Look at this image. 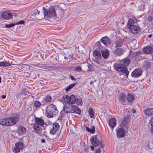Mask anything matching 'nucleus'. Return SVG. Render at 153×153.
<instances>
[{
  "label": "nucleus",
  "mask_w": 153,
  "mask_h": 153,
  "mask_svg": "<svg viewBox=\"0 0 153 153\" xmlns=\"http://www.w3.org/2000/svg\"><path fill=\"white\" fill-rule=\"evenodd\" d=\"M71 79L73 80H76V79L74 77V76H71Z\"/></svg>",
  "instance_id": "obj_50"
},
{
  "label": "nucleus",
  "mask_w": 153,
  "mask_h": 153,
  "mask_svg": "<svg viewBox=\"0 0 153 153\" xmlns=\"http://www.w3.org/2000/svg\"><path fill=\"white\" fill-rule=\"evenodd\" d=\"M1 77H0V83L1 82Z\"/></svg>",
  "instance_id": "obj_58"
},
{
  "label": "nucleus",
  "mask_w": 153,
  "mask_h": 153,
  "mask_svg": "<svg viewBox=\"0 0 153 153\" xmlns=\"http://www.w3.org/2000/svg\"><path fill=\"white\" fill-rule=\"evenodd\" d=\"M64 58L65 59H66V58L65 56Z\"/></svg>",
  "instance_id": "obj_59"
},
{
  "label": "nucleus",
  "mask_w": 153,
  "mask_h": 153,
  "mask_svg": "<svg viewBox=\"0 0 153 153\" xmlns=\"http://www.w3.org/2000/svg\"><path fill=\"white\" fill-rule=\"evenodd\" d=\"M0 67H3V62H0Z\"/></svg>",
  "instance_id": "obj_49"
},
{
  "label": "nucleus",
  "mask_w": 153,
  "mask_h": 153,
  "mask_svg": "<svg viewBox=\"0 0 153 153\" xmlns=\"http://www.w3.org/2000/svg\"><path fill=\"white\" fill-rule=\"evenodd\" d=\"M41 105V103L39 101H36L34 102V105L36 107H39Z\"/></svg>",
  "instance_id": "obj_39"
},
{
  "label": "nucleus",
  "mask_w": 153,
  "mask_h": 153,
  "mask_svg": "<svg viewBox=\"0 0 153 153\" xmlns=\"http://www.w3.org/2000/svg\"><path fill=\"white\" fill-rule=\"evenodd\" d=\"M12 62H10L9 61L7 62V61L3 62V67H8L11 66L12 65Z\"/></svg>",
  "instance_id": "obj_32"
},
{
  "label": "nucleus",
  "mask_w": 153,
  "mask_h": 153,
  "mask_svg": "<svg viewBox=\"0 0 153 153\" xmlns=\"http://www.w3.org/2000/svg\"><path fill=\"white\" fill-rule=\"evenodd\" d=\"M116 124L117 122L115 118H113L110 119L109 121V125L112 128V129L116 126Z\"/></svg>",
  "instance_id": "obj_18"
},
{
  "label": "nucleus",
  "mask_w": 153,
  "mask_h": 153,
  "mask_svg": "<svg viewBox=\"0 0 153 153\" xmlns=\"http://www.w3.org/2000/svg\"><path fill=\"white\" fill-rule=\"evenodd\" d=\"M142 73V71L140 68H137L134 70L131 74L132 77L135 78H137L141 76Z\"/></svg>",
  "instance_id": "obj_8"
},
{
  "label": "nucleus",
  "mask_w": 153,
  "mask_h": 153,
  "mask_svg": "<svg viewBox=\"0 0 153 153\" xmlns=\"http://www.w3.org/2000/svg\"><path fill=\"white\" fill-rule=\"evenodd\" d=\"M120 62L123 68H126V67L130 63V60L129 59L125 58L120 61Z\"/></svg>",
  "instance_id": "obj_15"
},
{
  "label": "nucleus",
  "mask_w": 153,
  "mask_h": 153,
  "mask_svg": "<svg viewBox=\"0 0 153 153\" xmlns=\"http://www.w3.org/2000/svg\"><path fill=\"white\" fill-rule=\"evenodd\" d=\"M93 54L96 59H100L101 58V53L98 50H94L93 52Z\"/></svg>",
  "instance_id": "obj_17"
},
{
  "label": "nucleus",
  "mask_w": 153,
  "mask_h": 153,
  "mask_svg": "<svg viewBox=\"0 0 153 153\" xmlns=\"http://www.w3.org/2000/svg\"><path fill=\"white\" fill-rule=\"evenodd\" d=\"M101 53L102 57L105 59L107 58L109 55V52L107 49L102 51Z\"/></svg>",
  "instance_id": "obj_25"
},
{
  "label": "nucleus",
  "mask_w": 153,
  "mask_h": 153,
  "mask_svg": "<svg viewBox=\"0 0 153 153\" xmlns=\"http://www.w3.org/2000/svg\"><path fill=\"white\" fill-rule=\"evenodd\" d=\"M18 133L20 134H24L26 132V128L22 126H19L18 128Z\"/></svg>",
  "instance_id": "obj_26"
},
{
  "label": "nucleus",
  "mask_w": 153,
  "mask_h": 153,
  "mask_svg": "<svg viewBox=\"0 0 153 153\" xmlns=\"http://www.w3.org/2000/svg\"><path fill=\"white\" fill-rule=\"evenodd\" d=\"M69 97L70 96L68 95H64L60 99V101L63 104L65 103V105L68 104L67 105H68L69 103Z\"/></svg>",
  "instance_id": "obj_13"
},
{
  "label": "nucleus",
  "mask_w": 153,
  "mask_h": 153,
  "mask_svg": "<svg viewBox=\"0 0 153 153\" xmlns=\"http://www.w3.org/2000/svg\"><path fill=\"white\" fill-rule=\"evenodd\" d=\"M132 112L133 113H135L136 112V111L134 109H132Z\"/></svg>",
  "instance_id": "obj_51"
},
{
  "label": "nucleus",
  "mask_w": 153,
  "mask_h": 153,
  "mask_svg": "<svg viewBox=\"0 0 153 153\" xmlns=\"http://www.w3.org/2000/svg\"><path fill=\"white\" fill-rule=\"evenodd\" d=\"M44 17L48 19L59 18L62 14L63 10L56 7H51L47 9L43 7Z\"/></svg>",
  "instance_id": "obj_1"
},
{
  "label": "nucleus",
  "mask_w": 153,
  "mask_h": 153,
  "mask_svg": "<svg viewBox=\"0 0 153 153\" xmlns=\"http://www.w3.org/2000/svg\"><path fill=\"white\" fill-rule=\"evenodd\" d=\"M25 21L23 20H21L16 23V25H22L24 24Z\"/></svg>",
  "instance_id": "obj_45"
},
{
  "label": "nucleus",
  "mask_w": 153,
  "mask_h": 153,
  "mask_svg": "<svg viewBox=\"0 0 153 153\" xmlns=\"http://www.w3.org/2000/svg\"><path fill=\"white\" fill-rule=\"evenodd\" d=\"M101 42L105 45H109L110 43V40L107 37H103L101 39Z\"/></svg>",
  "instance_id": "obj_20"
},
{
  "label": "nucleus",
  "mask_w": 153,
  "mask_h": 153,
  "mask_svg": "<svg viewBox=\"0 0 153 153\" xmlns=\"http://www.w3.org/2000/svg\"><path fill=\"white\" fill-rule=\"evenodd\" d=\"M51 100V96L50 95H47L45 97L44 100L48 102L50 101Z\"/></svg>",
  "instance_id": "obj_37"
},
{
  "label": "nucleus",
  "mask_w": 153,
  "mask_h": 153,
  "mask_svg": "<svg viewBox=\"0 0 153 153\" xmlns=\"http://www.w3.org/2000/svg\"><path fill=\"white\" fill-rule=\"evenodd\" d=\"M135 23L134 22V20L132 19H130L128 21L127 25V28L129 29L131 28L132 26L135 25L134 24Z\"/></svg>",
  "instance_id": "obj_27"
},
{
  "label": "nucleus",
  "mask_w": 153,
  "mask_h": 153,
  "mask_svg": "<svg viewBox=\"0 0 153 153\" xmlns=\"http://www.w3.org/2000/svg\"><path fill=\"white\" fill-rule=\"evenodd\" d=\"M39 11L38 10V9H36L34 10L33 12V14L35 15H39Z\"/></svg>",
  "instance_id": "obj_41"
},
{
  "label": "nucleus",
  "mask_w": 153,
  "mask_h": 153,
  "mask_svg": "<svg viewBox=\"0 0 153 153\" xmlns=\"http://www.w3.org/2000/svg\"><path fill=\"white\" fill-rule=\"evenodd\" d=\"M128 121V118L124 117L122 121L123 125L126 127L127 126Z\"/></svg>",
  "instance_id": "obj_35"
},
{
  "label": "nucleus",
  "mask_w": 153,
  "mask_h": 153,
  "mask_svg": "<svg viewBox=\"0 0 153 153\" xmlns=\"http://www.w3.org/2000/svg\"><path fill=\"white\" fill-rule=\"evenodd\" d=\"M46 116L49 118L52 117L53 114H56L58 111L56 106L53 104L49 105L47 107L46 110Z\"/></svg>",
  "instance_id": "obj_3"
},
{
  "label": "nucleus",
  "mask_w": 153,
  "mask_h": 153,
  "mask_svg": "<svg viewBox=\"0 0 153 153\" xmlns=\"http://www.w3.org/2000/svg\"><path fill=\"white\" fill-rule=\"evenodd\" d=\"M124 52L123 50L120 48H117L114 51V53L116 55L120 56L122 55Z\"/></svg>",
  "instance_id": "obj_21"
},
{
  "label": "nucleus",
  "mask_w": 153,
  "mask_h": 153,
  "mask_svg": "<svg viewBox=\"0 0 153 153\" xmlns=\"http://www.w3.org/2000/svg\"><path fill=\"white\" fill-rule=\"evenodd\" d=\"M35 132L37 133H40V130L39 126L37 124H35L33 126Z\"/></svg>",
  "instance_id": "obj_29"
},
{
  "label": "nucleus",
  "mask_w": 153,
  "mask_h": 153,
  "mask_svg": "<svg viewBox=\"0 0 153 153\" xmlns=\"http://www.w3.org/2000/svg\"><path fill=\"white\" fill-rule=\"evenodd\" d=\"M24 147V145L22 143L18 142L16 143L15 146L13 149V151L15 153H18L22 150Z\"/></svg>",
  "instance_id": "obj_6"
},
{
  "label": "nucleus",
  "mask_w": 153,
  "mask_h": 153,
  "mask_svg": "<svg viewBox=\"0 0 153 153\" xmlns=\"http://www.w3.org/2000/svg\"><path fill=\"white\" fill-rule=\"evenodd\" d=\"M148 37L149 38H150V37H152V35H149Z\"/></svg>",
  "instance_id": "obj_57"
},
{
  "label": "nucleus",
  "mask_w": 153,
  "mask_h": 153,
  "mask_svg": "<svg viewBox=\"0 0 153 153\" xmlns=\"http://www.w3.org/2000/svg\"><path fill=\"white\" fill-rule=\"evenodd\" d=\"M143 52L146 54H149L153 52V48L149 46L145 47L143 49Z\"/></svg>",
  "instance_id": "obj_14"
},
{
  "label": "nucleus",
  "mask_w": 153,
  "mask_h": 153,
  "mask_svg": "<svg viewBox=\"0 0 153 153\" xmlns=\"http://www.w3.org/2000/svg\"><path fill=\"white\" fill-rule=\"evenodd\" d=\"M91 144L95 146H103V142L101 138L98 139L96 136L92 137L90 139Z\"/></svg>",
  "instance_id": "obj_5"
},
{
  "label": "nucleus",
  "mask_w": 153,
  "mask_h": 153,
  "mask_svg": "<svg viewBox=\"0 0 153 153\" xmlns=\"http://www.w3.org/2000/svg\"><path fill=\"white\" fill-rule=\"evenodd\" d=\"M122 45L123 41L121 39H119L117 40L115 42L116 47H120L122 46Z\"/></svg>",
  "instance_id": "obj_30"
},
{
  "label": "nucleus",
  "mask_w": 153,
  "mask_h": 153,
  "mask_svg": "<svg viewBox=\"0 0 153 153\" xmlns=\"http://www.w3.org/2000/svg\"><path fill=\"white\" fill-rule=\"evenodd\" d=\"M27 92L25 89H23L22 92V94H23L25 95H27Z\"/></svg>",
  "instance_id": "obj_43"
},
{
  "label": "nucleus",
  "mask_w": 153,
  "mask_h": 153,
  "mask_svg": "<svg viewBox=\"0 0 153 153\" xmlns=\"http://www.w3.org/2000/svg\"><path fill=\"white\" fill-rule=\"evenodd\" d=\"M88 113L91 118H93L94 116V112L92 108H90L88 110Z\"/></svg>",
  "instance_id": "obj_33"
},
{
  "label": "nucleus",
  "mask_w": 153,
  "mask_h": 153,
  "mask_svg": "<svg viewBox=\"0 0 153 153\" xmlns=\"http://www.w3.org/2000/svg\"><path fill=\"white\" fill-rule=\"evenodd\" d=\"M1 16L4 20H8L12 18V15L10 12L9 11H4L2 13Z\"/></svg>",
  "instance_id": "obj_11"
},
{
  "label": "nucleus",
  "mask_w": 153,
  "mask_h": 153,
  "mask_svg": "<svg viewBox=\"0 0 153 153\" xmlns=\"http://www.w3.org/2000/svg\"><path fill=\"white\" fill-rule=\"evenodd\" d=\"M149 123L153 127V117H152L149 120Z\"/></svg>",
  "instance_id": "obj_42"
},
{
  "label": "nucleus",
  "mask_w": 153,
  "mask_h": 153,
  "mask_svg": "<svg viewBox=\"0 0 153 153\" xmlns=\"http://www.w3.org/2000/svg\"><path fill=\"white\" fill-rule=\"evenodd\" d=\"M96 153H101V150L100 148L97 149L96 152Z\"/></svg>",
  "instance_id": "obj_47"
},
{
  "label": "nucleus",
  "mask_w": 153,
  "mask_h": 153,
  "mask_svg": "<svg viewBox=\"0 0 153 153\" xmlns=\"http://www.w3.org/2000/svg\"><path fill=\"white\" fill-rule=\"evenodd\" d=\"M134 95L131 93L128 94L126 97V99L128 102H130L134 101Z\"/></svg>",
  "instance_id": "obj_22"
},
{
  "label": "nucleus",
  "mask_w": 153,
  "mask_h": 153,
  "mask_svg": "<svg viewBox=\"0 0 153 153\" xmlns=\"http://www.w3.org/2000/svg\"><path fill=\"white\" fill-rule=\"evenodd\" d=\"M41 68L46 70H51L54 68V67L53 66H49L45 64H43L41 66Z\"/></svg>",
  "instance_id": "obj_28"
},
{
  "label": "nucleus",
  "mask_w": 153,
  "mask_h": 153,
  "mask_svg": "<svg viewBox=\"0 0 153 153\" xmlns=\"http://www.w3.org/2000/svg\"><path fill=\"white\" fill-rule=\"evenodd\" d=\"M98 60L99 59H96V62L98 64H100V62H99V61H98Z\"/></svg>",
  "instance_id": "obj_52"
},
{
  "label": "nucleus",
  "mask_w": 153,
  "mask_h": 153,
  "mask_svg": "<svg viewBox=\"0 0 153 153\" xmlns=\"http://www.w3.org/2000/svg\"><path fill=\"white\" fill-rule=\"evenodd\" d=\"M76 85V84H73L70 85L69 86H68L67 88L65 89V91H68L70 90L71 88L74 87L75 85Z\"/></svg>",
  "instance_id": "obj_38"
},
{
  "label": "nucleus",
  "mask_w": 153,
  "mask_h": 153,
  "mask_svg": "<svg viewBox=\"0 0 153 153\" xmlns=\"http://www.w3.org/2000/svg\"><path fill=\"white\" fill-rule=\"evenodd\" d=\"M93 82H93L92 81H91V82H90V84L91 85H92V87H94V85L93 84Z\"/></svg>",
  "instance_id": "obj_48"
},
{
  "label": "nucleus",
  "mask_w": 153,
  "mask_h": 153,
  "mask_svg": "<svg viewBox=\"0 0 153 153\" xmlns=\"http://www.w3.org/2000/svg\"><path fill=\"white\" fill-rule=\"evenodd\" d=\"M6 96L5 95H2L1 96V98L2 99H4L6 98Z\"/></svg>",
  "instance_id": "obj_53"
},
{
  "label": "nucleus",
  "mask_w": 153,
  "mask_h": 153,
  "mask_svg": "<svg viewBox=\"0 0 153 153\" xmlns=\"http://www.w3.org/2000/svg\"><path fill=\"white\" fill-rule=\"evenodd\" d=\"M76 102L78 105H82V99L80 98H77Z\"/></svg>",
  "instance_id": "obj_36"
},
{
  "label": "nucleus",
  "mask_w": 153,
  "mask_h": 153,
  "mask_svg": "<svg viewBox=\"0 0 153 153\" xmlns=\"http://www.w3.org/2000/svg\"><path fill=\"white\" fill-rule=\"evenodd\" d=\"M15 25H16V23H10L6 25L5 26L6 27H10L14 26Z\"/></svg>",
  "instance_id": "obj_40"
},
{
  "label": "nucleus",
  "mask_w": 153,
  "mask_h": 153,
  "mask_svg": "<svg viewBox=\"0 0 153 153\" xmlns=\"http://www.w3.org/2000/svg\"><path fill=\"white\" fill-rule=\"evenodd\" d=\"M74 113L77 114L81 113V110L78 107L73 104L64 105L63 109L61 113L63 114L69 113Z\"/></svg>",
  "instance_id": "obj_2"
},
{
  "label": "nucleus",
  "mask_w": 153,
  "mask_h": 153,
  "mask_svg": "<svg viewBox=\"0 0 153 153\" xmlns=\"http://www.w3.org/2000/svg\"><path fill=\"white\" fill-rule=\"evenodd\" d=\"M151 132L152 134H153V128L151 129Z\"/></svg>",
  "instance_id": "obj_56"
},
{
  "label": "nucleus",
  "mask_w": 153,
  "mask_h": 153,
  "mask_svg": "<svg viewBox=\"0 0 153 153\" xmlns=\"http://www.w3.org/2000/svg\"><path fill=\"white\" fill-rule=\"evenodd\" d=\"M120 100L122 102H124L126 100V95L124 93H122L119 96Z\"/></svg>",
  "instance_id": "obj_31"
},
{
  "label": "nucleus",
  "mask_w": 153,
  "mask_h": 153,
  "mask_svg": "<svg viewBox=\"0 0 153 153\" xmlns=\"http://www.w3.org/2000/svg\"><path fill=\"white\" fill-rule=\"evenodd\" d=\"M145 115L150 116L153 115V108H152L146 109L143 111Z\"/></svg>",
  "instance_id": "obj_19"
},
{
  "label": "nucleus",
  "mask_w": 153,
  "mask_h": 153,
  "mask_svg": "<svg viewBox=\"0 0 153 153\" xmlns=\"http://www.w3.org/2000/svg\"><path fill=\"white\" fill-rule=\"evenodd\" d=\"M41 142L43 143H44L45 142V140L43 139H42L41 140Z\"/></svg>",
  "instance_id": "obj_55"
},
{
  "label": "nucleus",
  "mask_w": 153,
  "mask_h": 153,
  "mask_svg": "<svg viewBox=\"0 0 153 153\" xmlns=\"http://www.w3.org/2000/svg\"><path fill=\"white\" fill-rule=\"evenodd\" d=\"M76 99L75 96L74 95H71L69 97V103L70 104H73L76 102Z\"/></svg>",
  "instance_id": "obj_23"
},
{
  "label": "nucleus",
  "mask_w": 153,
  "mask_h": 153,
  "mask_svg": "<svg viewBox=\"0 0 153 153\" xmlns=\"http://www.w3.org/2000/svg\"><path fill=\"white\" fill-rule=\"evenodd\" d=\"M116 135L118 138H121L124 137L125 134V131L124 128L120 127L116 130Z\"/></svg>",
  "instance_id": "obj_7"
},
{
  "label": "nucleus",
  "mask_w": 153,
  "mask_h": 153,
  "mask_svg": "<svg viewBox=\"0 0 153 153\" xmlns=\"http://www.w3.org/2000/svg\"><path fill=\"white\" fill-rule=\"evenodd\" d=\"M129 29L132 33L136 34L140 32V28L138 26L135 25L132 26Z\"/></svg>",
  "instance_id": "obj_12"
},
{
  "label": "nucleus",
  "mask_w": 153,
  "mask_h": 153,
  "mask_svg": "<svg viewBox=\"0 0 153 153\" xmlns=\"http://www.w3.org/2000/svg\"><path fill=\"white\" fill-rule=\"evenodd\" d=\"M124 112L125 113V114H126L128 116H129V114L128 113H129V110H128L127 109H125V110L124 111Z\"/></svg>",
  "instance_id": "obj_46"
},
{
  "label": "nucleus",
  "mask_w": 153,
  "mask_h": 153,
  "mask_svg": "<svg viewBox=\"0 0 153 153\" xmlns=\"http://www.w3.org/2000/svg\"><path fill=\"white\" fill-rule=\"evenodd\" d=\"M59 129V125L57 123H55L53 125V128L50 131V133L54 135Z\"/></svg>",
  "instance_id": "obj_10"
},
{
  "label": "nucleus",
  "mask_w": 153,
  "mask_h": 153,
  "mask_svg": "<svg viewBox=\"0 0 153 153\" xmlns=\"http://www.w3.org/2000/svg\"><path fill=\"white\" fill-rule=\"evenodd\" d=\"M91 148L92 150H93L94 149V147L93 146H91Z\"/></svg>",
  "instance_id": "obj_54"
},
{
  "label": "nucleus",
  "mask_w": 153,
  "mask_h": 153,
  "mask_svg": "<svg viewBox=\"0 0 153 153\" xmlns=\"http://www.w3.org/2000/svg\"><path fill=\"white\" fill-rule=\"evenodd\" d=\"M9 126L15 124L19 120V117L17 116L8 117Z\"/></svg>",
  "instance_id": "obj_9"
},
{
  "label": "nucleus",
  "mask_w": 153,
  "mask_h": 153,
  "mask_svg": "<svg viewBox=\"0 0 153 153\" xmlns=\"http://www.w3.org/2000/svg\"><path fill=\"white\" fill-rule=\"evenodd\" d=\"M0 124L2 126H9L8 118L2 119L0 120Z\"/></svg>",
  "instance_id": "obj_16"
},
{
  "label": "nucleus",
  "mask_w": 153,
  "mask_h": 153,
  "mask_svg": "<svg viewBox=\"0 0 153 153\" xmlns=\"http://www.w3.org/2000/svg\"><path fill=\"white\" fill-rule=\"evenodd\" d=\"M36 123L39 125L43 126L44 124V120L40 118L36 117L35 118Z\"/></svg>",
  "instance_id": "obj_24"
},
{
  "label": "nucleus",
  "mask_w": 153,
  "mask_h": 153,
  "mask_svg": "<svg viewBox=\"0 0 153 153\" xmlns=\"http://www.w3.org/2000/svg\"><path fill=\"white\" fill-rule=\"evenodd\" d=\"M113 67L114 69L118 71H121L126 74V75L128 76L129 72L127 68H123V66L119 62V63H115L114 64Z\"/></svg>",
  "instance_id": "obj_4"
},
{
  "label": "nucleus",
  "mask_w": 153,
  "mask_h": 153,
  "mask_svg": "<svg viewBox=\"0 0 153 153\" xmlns=\"http://www.w3.org/2000/svg\"><path fill=\"white\" fill-rule=\"evenodd\" d=\"M75 69L77 71H81V68L80 66H77L75 68Z\"/></svg>",
  "instance_id": "obj_44"
},
{
  "label": "nucleus",
  "mask_w": 153,
  "mask_h": 153,
  "mask_svg": "<svg viewBox=\"0 0 153 153\" xmlns=\"http://www.w3.org/2000/svg\"><path fill=\"white\" fill-rule=\"evenodd\" d=\"M86 130L89 132L93 134L95 132V128L93 126L92 128H90L88 127H86Z\"/></svg>",
  "instance_id": "obj_34"
}]
</instances>
